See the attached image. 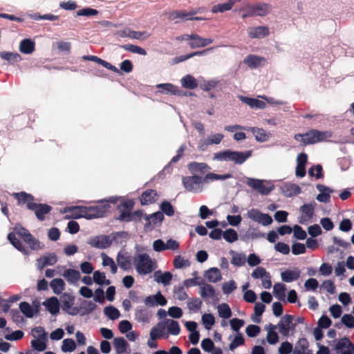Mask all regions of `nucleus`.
<instances>
[{
	"instance_id": "f257e3e1",
	"label": "nucleus",
	"mask_w": 354,
	"mask_h": 354,
	"mask_svg": "<svg viewBox=\"0 0 354 354\" xmlns=\"http://www.w3.org/2000/svg\"><path fill=\"white\" fill-rule=\"evenodd\" d=\"M16 234H17L23 241L28 237L30 234L28 230L21 225L17 224L14 227V232H10L8 234V239L10 242V243L19 251L21 252L23 254H27V249L26 247L21 243V242L16 237Z\"/></svg>"
},
{
	"instance_id": "f03ea898",
	"label": "nucleus",
	"mask_w": 354,
	"mask_h": 354,
	"mask_svg": "<svg viewBox=\"0 0 354 354\" xmlns=\"http://www.w3.org/2000/svg\"><path fill=\"white\" fill-rule=\"evenodd\" d=\"M134 265L138 273L145 275L152 272L154 269V263L149 255L147 253L139 254L134 258Z\"/></svg>"
},
{
	"instance_id": "7ed1b4c3",
	"label": "nucleus",
	"mask_w": 354,
	"mask_h": 354,
	"mask_svg": "<svg viewBox=\"0 0 354 354\" xmlns=\"http://www.w3.org/2000/svg\"><path fill=\"white\" fill-rule=\"evenodd\" d=\"M304 138L301 142L304 145H313L317 142H323L332 136V133L328 131H320L317 129H311L304 133Z\"/></svg>"
},
{
	"instance_id": "20e7f679",
	"label": "nucleus",
	"mask_w": 354,
	"mask_h": 354,
	"mask_svg": "<svg viewBox=\"0 0 354 354\" xmlns=\"http://www.w3.org/2000/svg\"><path fill=\"white\" fill-rule=\"evenodd\" d=\"M110 207V205L108 203L89 207L84 206V218L92 219L102 217Z\"/></svg>"
},
{
	"instance_id": "39448f33",
	"label": "nucleus",
	"mask_w": 354,
	"mask_h": 354,
	"mask_svg": "<svg viewBox=\"0 0 354 354\" xmlns=\"http://www.w3.org/2000/svg\"><path fill=\"white\" fill-rule=\"evenodd\" d=\"M203 182V178L201 176L194 175L186 176L183 178V184L188 192H198L201 191V184Z\"/></svg>"
},
{
	"instance_id": "423d86ee",
	"label": "nucleus",
	"mask_w": 354,
	"mask_h": 354,
	"mask_svg": "<svg viewBox=\"0 0 354 354\" xmlns=\"http://www.w3.org/2000/svg\"><path fill=\"white\" fill-rule=\"evenodd\" d=\"M316 205L315 202H311L310 203H305L300 207L299 212L301 215L299 218V223L300 224H305L313 218Z\"/></svg>"
},
{
	"instance_id": "0eeeda50",
	"label": "nucleus",
	"mask_w": 354,
	"mask_h": 354,
	"mask_svg": "<svg viewBox=\"0 0 354 354\" xmlns=\"http://www.w3.org/2000/svg\"><path fill=\"white\" fill-rule=\"evenodd\" d=\"M29 210L34 211L37 219L43 221L45 219V215L52 210V207L48 204L35 203L34 205H30Z\"/></svg>"
},
{
	"instance_id": "6e6552de",
	"label": "nucleus",
	"mask_w": 354,
	"mask_h": 354,
	"mask_svg": "<svg viewBox=\"0 0 354 354\" xmlns=\"http://www.w3.org/2000/svg\"><path fill=\"white\" fill-rule=\"evenodd\" d=\"M250 39H262L269 35L270 31L267 26H250L247 29Z\"/></svg>"
},
{
	"instance_id": "1a4fd4ad",
	"label": "nucleus",
	"mask_w": 354,
	"mask_h": 354,
	"mask_svg": "<svg viewBox=\"0 0 354 354\" xmlns=\"http://www.w3.org/2000/svg\"><path fill=\"white\" fill-rule=\"evenodd\" d=\"M145 215L146 214H144L142 210H136L133 212L129 211H121V213L117 219L124 222L140 221Z\"/></svg>"
},
{
	"instance_id": "9d476101",
	"label": "nucleus",
	"mask_w": 354,
	"mask_h": 354,
	"mask_svg": "<svg viewBox=\"0 0 354 354\" xmlns=\"http://www.w3.org/2000/svg\"><path fill=\"white\" fill-rule=\"evenodd\" d=\"M12 196L17 200L18 205H23L26 204L28 209L30 205H34L35 203L34 196L25 192H14L12 194Z\"/></svg>"
},
{
	"instance_id": "9b49d317",
	"label": "nucleus",
	"mask_w": 354,
	"mask_h": 354,
	"mask_svg": "<svg viewBox=\"0 0 354 354\" xmlns=\"http://www.w3.org/2000/svg\"><path fill=\"white\" fill-rule=\"evenodd\" d=\"M213 39L210 38H203L196 33H192V38L189 41V46L191 48H202L211 44Z\"/></svg>"
},
{
	"instance_id": "f8f14e48",
	"label": "nucleus",
	"mask_w": 354,
	"mask_h": 354,
	"mask_svg": "<svg viewBox=\"0 0 354 354\" xmlns=\"http://www.w3.org/2000/svg\"><path fill=\"white\" fill-rule=\"evenodd\" d=\"M247 184L263 195H267L272 191V188L267 187L261 180L248 178Z\"/></svg>"
},
{
	"instance_id": "ddd939ff",
	"label": "nucleus",
	"mask_w": 354,
	"mask_h": 354,
	"mask_svg": "<svg viewBox=\"0 0 354 354\" xmlns=\"http://www.w3.org/2000/svg\"><path fill=\"white\" fill-rule=\"evenodd\" d=\"M294 320L291 315H285L278 324L279 331L283 336H288L290 331V324Z\"/></svg>"
},
{
	"instance_id": "4468645a",
	"label": "nucleus",
	"mask_w": 354,
	"mask_h": 354,
	"mask_svg": "<svg viewBox=\"0 0 354 354\" xmlns=\"http://www.w3.org/2000/svg\"><path fill=\"white\" fill-rule=\"evenodd\" d=\"M166 298L161 294L160 292H158L154 295H150L145 298V304L147 306H165L167 304Z\"/></svg>"
},
{
	"instance_id": "2eb2a0df",
	"label": "nucleus",
	"mask_w": 354,
	"mask_h": 354,
	"mask_svg": "<svg viewBox=\"0 0 354 354\" xmlns=\"http://www.w3.org/2000/svg\"><path fill=\"white\" fill-rule=\"evenodd\" d=\"M316 187L320 192V194L317 195L316 199L322 203H329L330 201V194L333 193L334 190L321 184H317Z\"/></svg>"
},
{
	"instance_id": "dca6fc26",
	"label": "nucleus",
	"mask_w": 354,
	"mask_h": 354,
	"mask_svg": "<svg viewBox=\"0 0 354 354\" xmlns=\"http://www.w3.org/2000/svg\"><path fill=\"white\" fill-rule=\"evenodd\" d=\"M82 59L94 62L98 64L103 66L104 68H106L109 70H111V71H113L114 73H120V70L118 68H116L115 66L112 65L111 64H110L109 62H107L106 61H105L104 59H102L101 58L98 57L97 56L84 55L82 57Z\"/></svg>"
},
{
	"instance_id": "f3484780",
	"label": "nucleus",
	"mask_w": 354,
	"mask_h": 354,
	"mask_svg": "<svg viewBox=\"0 0 354 354\" xmlns=\"http://www.w3.org/2000/svg\"><path fill=\"white\" fill-rule=\"evenodd\" d=\"M64 213H71L70 216L66 215V218L78 219L80 218H84V206H71L66 207L64 209Z\"/></svg>"
},
{
	"instance_id": "a211bd4d",
	"label": "nucleus",
	"mask_w": 354,
	"mask_h": 354,
	"mask_svg": "<svg viewBox=\"0 0 354 354\" xmlns=\"http://www.w3.org/2000/svg\"><path fill=\"white\" fill-rule=\"evenodd\" d=\"M158 197V193L156 190L149 189L145 191L140 196V201L142 205L154 203Z\"/></svg>"
},
{
	"instance_id": "6ab92c4d",
	"label": "nucleus",
	"mask_w": 354,
	"mask_h": 354,
	"mask_svg": "<svg viewBox=\"0 0 354 354\" xmlns=\"http://www.w3.org/2000/svg\"><path fill=\"white\" fill-rule=\"evenodd\" d=\"M199 10H200V8H198L196 10H193L191 12H186L184 10H174V11L169 12L167 14V18L171 21H173V20H175L177 19L187 20V17L197 14L199 12Z\"/></svg>"
},
{
	"instance_id": "aec40b11",
	"label": "nucleus",
	"mask_w": 354,
	"mask_h": 354,
	"mask_svg": "<svg viewBox=\"0 0 354 354\" xmlns=\"http://www.w3.org/2000/svg\"><path fill=\"white\" fill-rule=\"evenodd\" d=\"M89 245L92 247L100 249H104L108 248L111 242L107 236H95L89 242Z\"/></svg>"
},
{
	"instance_id": "412c9836",
	"label": "nucleus",
	"mask_w": 354,
	"mask_h": 354,
	"mask_svg": "<svg viewBox=\"0 0 354 354\" xmlns=\"http://www.w3.org/2000/svg\"><path fill=\"white\" fill-rule=\"evenodd\" d=\"M57 261V257L55 253H49L37 259L38 267L39 269H43L47 266H53L55 264Z\"/></svg>"
},
{
	"instance_id": "4be33fe9",
	"label": "nucleus",
	"mask_w": 354,
	"mask_h": 354,
	"mask_svg": "<svg viewBox=\"0 0 354 354\" xmlns=\"http://www.w3.org/2000/svg\"><path fill=\"white\" fill-rule=\"evenodd\" d=\"M301 274V271L298 268L294 270H286L281 274L283 281L290 283L297 280Z\"/></svg>"
},
{
	"instance_id": "5701e85b",
	"label": "nucleus",
	"mask_w": 354,
	"mask_h": 354,
	"mask_svg": "<svg viewBox=\"0 0 354 354\" xmlns=\"http://www.w3.org/2000/svg\"><path fill=\"white\" fill-rule=\"evenodd\" d=\"M246 131H251L254 135L256 140L258 142H266L270 137V133H268L265 129L261 128L248 127V129H246Z\"/></svg>"
},
{
	"instance_id": "b1692460",
	"label": "nucleus",
	"mask_w": 354,
	"mask_h": 354,
	"mask_svg": "<svg viewBox=\"0 0 354 354\" xmlns=\"http://www.w3.org/2000/svg\"><path fill=\"white\" fill-rule=\"evenodd\" d=\"M250 8L253 9L255 15L263 17L270 12L271 6L266 3H258L257 4L250 6Z\"/></svg>"
},
{
	"instance_id": "393cba45",
	"label": "nucleus",
	"mask_w": 354,
	"mask_h": 354,
	"mask_svg": "<svg viewBox=\"0 0 354 354\" xmlns=\"http://www.w3.org/2000/svg\"><path fill=\"white\" fill-rule=\"evenodd\" d=\"M46 309L52 314L56 315L59 311V303L57 297H52L43 303Z\"/></svg>"
},
{
	"instance_id": "a878e982",
	"label": "nucleus",
	"mask_w": 354,
	"mask_h": 354,
	"mask_svg": "<svg viewBox=\"0 0 354 354\" xmlns=\"http://www.w3.org/2000/svg\"><path fill=\"white\" fill-rule=\"evenodd\" d=\"M251 156L252 151H245L244 152L232 151L231 161L234 162L236 164L241 165Z\"/></svg>"
},
{
	"instance_id": "bb28decb",
	"label": "nucleus",
	"mask_w": 354,
	"mask_h": 354,
	"mask_svg": "<svg viewBox=\"0 0 354 354\" xmlns=\"http://www.w3.org/2000/svg\"><path fill=\"white\" fill-rule=\"evenodd\" d=\"M156 87L158 88H162V90L160 91L162 93H170L175 95H181V91L178 87L170 83L159 84Z\"/></svg>"
},
{
	"instance_id": "cd10ccee",
	"label": "nucleus",
	"mask_w": 354,
	"mask_h": 354,
	"mask_svg": "<svg viewBox=\"0 0 354 354\" xmlns=\"http://www.w3.org/2000/svg\"><path fill=\"white\" fill-rule=\"evenodd\" d=\"M153 276L156 282L161 283L164 286L169 285L172 279V274L169 272L162 273L160 270H158L155 272Z\"/></svg>"
},
{
	"instance_id": "c85d7f7f",
	"label": "nucleus",
	"mask_w": 354,
	"mask_h": 354,
	"mask_svg": "<svg viewBox=\"0 0 354 354\" xmlns=\"http://www.w3.org/2000/svg\"><path fill=\"white\" fill-rule=\"evenodd\" d=\"M19 309L20 311L28 318H31L34 316L35 313H37L39 310V306H36V309L34 308L30 305L29 303L26 301H23L19 304Z\"/></svg>"
},
{
	"instance_id": "c756f323",
	"label": "nucleus",
	"mask_w": 354,
	"mask_h": 354,
	"mask_svg": "<svg viewBox=\"0 0 354 354\" xmlns=\"http://www.w3.org/2000/svg\"><path fill=\"white\" fill-rule=\"evenodd\" d=\"M264 59H265L263 57L254 55H250L244 59L243 63L248 65L250 68H254L260 66Z\"/></svg>"
},
{
	"instance_id": "7c9ffc66",
	"label": "nucleus",
	"mask_w": 354,
	"mask_h": 354,
	"mask_svg": "<svg viewBox=\"0 0 354 354\" xmlns=\"http://www.w3.org/2000/svg\"><path fill=\"white\" fill-rule=\"evenodd\" d=\"M113 346L116 354H122L126 352L128 343L124 337H115L113 339Z\"/></svg>"
},
{
	"instance_id": "2f4dec72",
	"label": "nucleus",
	"mask_w": 354,
	"mask_h": 354,
	"mask_svg": "<svg viewBox=\"0 0 354 354\" xmlns=\"http://www.w3.org/2000/svg\"><path fill=\"white\" fill-rule=\"evenodd\" d=\"M205 278L208 281L216 283L221 279V274L218 268H211L205 272Z\"/></svg>"
},
{
	"instance_id": "473e14b6",
	"label": "nucleus",
	"mask_w": 354,
	"mask_h": 354,
	"mask_svg": "<svg viewBox=\"0 0 354 354\" xmlns=\"http://www.w3.org/2000/svg\"><path fill=\"white\" fill-rule=\"evenodd\" d=\"M35 44L30 39H24L20 42L19 50L22 53L30 54L35 50Z\"/></svg>"
},
{
	"instance_id": "72a5a7b5",
	"label": "nucleus",
	"mask_w": 354,
	"mask_h": 354,
	"mask_svg": "<svg viewBox=\"0 0 354 354\" xmlns=\"http://www.w3.org/2000/svg\"><path fill=\"white\" fill-rule=\"evenodd\" d=\"M241 100L244 103L249 105L251 108H257L260 109H263L266 107V104L262 100L248 97H241Z\"/></svg>"
},
{
	"instance_id": "f704fd0d",
	"label": "nucleus",
	"mask_w": 354,
	"mask_h": 354,
	"mask_svg": "<svg viewBox=\"0 0 354 354\" xmlns=\"http://www.w3.org/2000/svg\"><path fill=\"white\" fill-rule=\"evenodd\" d=\"M145 218L147 221L145 227H147L151 225V223L153 224H156L157 221L161 223L164 220V215L161 212L158 211L150 215H145Z\"/></svg>"
},
{
	"instance_id": "c9c22d12",
	"label": "nucleus",
	"mask_w": 354,
	"mask_h": 354,
	"mask_svg": "<svg viewBox=\"0 0 354 354\" xmlns=\"http://www.w3.org/2000/svg\"><path fill=\"white\" fill-rule=\"evenodd\" d=\"M63 277L68 281V282L73 283L80 279V272L76 270L67 269L64 271Z\"/></svg>"
},
{
	"instance_id": "e433bc0d",
	"label": "nucleus",
	"mask_w": 354,
	"mask_h": 354,
	"mask_svg": "<svg viewBox=\"0 0 354 354\" xmlns=\"http://www.w3.org/2000/svg\"><path fill=\"white\" fill-rule=\"evenodd\" d=\"M200 289V295L203 298H212L215 296V290L212 285L203 282Z\"/></svg>"
},
{
	"instance_id": "4c0bfd02",
	"label": "nucleus",
	"mask_w": 354,
	"mask_h": 354,
	"mask_svg": "<svg viewBox=\"0 0 354 354\" xmlns=\"http://www.w3.org/2000/svg\"><path fill=\"white\" fill-rule=\"evenodd\" d=\"M24 241L29 246L32 250H39L43 248L44 245L34 237L31 234L26 238Z\"/></svg>"
},
{
	"instance_id": "58836bf2",
	"label": "nucleus",
	"mask_w": 354,
	"mask_h": 354,
	"mask_svg": "<svg viewBox=\"0 0 354 354\" xmlns=\"http://www.w3.org/2000/svg\"><path fill=\"white\" fill-rule=\"evenodd\" d=\"M183 87L187 89H194L197 87L198 83L196 79L191 75H186L181 79Z\"/></svg>"
},
{
	"instance_id": "ea45409f",
	"label": "nucleus",
	"mask_w": 354,
	"mask_h": 354,
	"mask_svg": "<svg viewBox=\"0 0 354 354\" xmlns=\"http://www.w3.org/2000/svg\"><path fill=\"white\" fill-rule=\"evenodd\" d=\"M165 329V324L163 323H158L156 326H154L151 329L150 339L151 340H156L160 338Z\"/></svg>"
},
{
	"instance_id": "a19ab883",
	"label": "nucleus",
	"mask_w": 354,
	"mask_h": 354,
	"mask_svg": "<svg viewBox=\"0 0 354 354\" xmlns=\"http://www.w3.org/2000/svg\"><path fill=\"white\" fill-rule=\"evenodd\" d=\"M50 287L55 294H60L65 288V283L63 279L60 278L54 279L50 281Z\"/></svg>"
},
{
	"instance_id": "79ce46f5",
	"label": "nucleus",
	"mask_w": 354,
	"mask_h": 354,
	"mask_svg": "<svg viewBox=\"0 0 354 354\" xmlns=\"http://www.w3.org/2000/svg\"><path fill=\"white\" fill-rule=\"evenodd\" d=\"M232 177L230 174H226L223 175L216 174L214 173H209L203 178V183H207L209 180H226Z\"/></svg>"
},
{
	"instance_id": "37998d69",
	"label": "nucleus",
	"mask_w": 354,
	"mask_h": 354,
	"mask_svg": "<svg viewBox=\"0 0 354 354\" xmlns=\"http://www.w3.org/2000/svg\"><path fill=\"white\" fill-rule=\"evenodd\" d=\"M212 49H213V48L211 47V48H207V49H205V50H203L201 51H196V52L191 53L187 55H180V56L176 57L175 58L176 62L178 63V62H184V61H185L191 57H193L194 56H196V55H205L207 53V52H208L209 50H211Z\"/></svg>"
},
{
	"instance_id": "c03bdc74",
	"label": "nucleus",
	"mask_w": 354,
	"mask_h": 354,
	"mask_svg": "<svg viewBox=\"0 0 354 354\" xmlns=\"http://www.w3.org/2000/svg\"><path fill=\"white\" fill-rule=\"evenodd\" d=\"M118 266L123 270H127L130 268L131 261L124 254L119 252L116 259Z\"/></svg>"
},
{
	"instance_id": "a18cd8bd",
	"label": "nucleus",
	"mask_w": 354,
	"mask_h": 354,
	"mask_svg": "<svg viewBox=\"0 0 354 354\" xmlns=\"http://www.w3.org/2000/svg\"><path fill=\"white\" fill-rule=\"evenodd\" d=\"M61 301L62 310L67 312L73 306L74 304V298L69 295L64 294L61 299Z\"/></svg>"
},
{
	"instance_id": "49530a36",
	"label": "nucleus",
	"mask_w": 354,
	"mask_h": 354,
	"mask_svg": "<svg viewBox=\"0 0 354 354\" xmlns=\"http://www.w3.org/2000/svg\"><path fill=\"white\" fill-rule=\"evenodd\" d=\"M167 322H169V324L167 325L168 333L172 335H179L180 332V327L178 322L173 319H168Z\"/></svg>"
},
{
	"instance_id": "de8ad7c7",
	"label": "nucleus",
	"mask_w": 354,
	"mask_h": 354,
	"mask_svg": "<svg viewBox=\"0 0 354 354\" xmlns=\"http://www.w3.org/2000/svg\"><path fill=\"white\" fill-rule=\"evenodd\" d=\"M0 57L10 63L18 62L21 57L18 53L3 51L0 53Z\"/></svg>"
},
{
	"instance_id": "09e8293b",
	"label": "nucleus",
	"mask_w": 354,
	"mask_h": 354,
	"mask_svg": "<svg viewBox=\"0 0 354 354\" xmlns=\"http://www.w3.org/2000/svg\"><path fill=\"white\" fill-rule=\"evenodd\" d=\"M223 239L229 243H233L238 240V234L234 229H227L223 232Z\"/></svg>"
},
{
	"instance_id": "8fccbe9b",
	"label": "nucleus",
	"mask_w": 354,
	"mask_h": 354,
	"mask_svg": "<svg viewBox=\"0 0 354 354\" xmlns=\"http://www.w3.org/2000/svg\"><path fill=\"white\" fill-rule=\"evenodd\" d=\"M120 48L133 53H137L142 55H145L147 54V52L144 48L133 44L121 45Z\"/></svg>"
},
{
	"instance_id": "3c124183",
	"label": "nucleus",
	"mask_w": 354,
	"mask_h": 354,
	"mask_svg": "<svg viewBox=\"0 0 354 354\" xmlns=\"http://www.w3.org/2000/svg\"><path fill=\"white\" fill-rule=\"evenodd\" d=\"M104 313L110 319L115 320L120 317V311L114 306H109L104 308Z\"/></svg>"
},
{
	"instance_id": "603ef678",
	"label": "nucleus",
	"mask_w": 354,
	"mask_h": 354,
	"mask_svg": "<svg viewBox=\"0 0 354 354\" xmlns=\"http://www.w3.org/2000/svg\"><path fill=\"white\" fill-rule=\"evenodd\" d=\"M218 312L219 316L224 319H228L232 315V310L227 304H222L218 306Z\"/></svg>"
},
{
	"instance_id": "864d4df0",
	"label": "nucleus",
	"mask_w": 354,
	"mask_h": 354,
	"mask_svg": "<svg viewBox=\"0 0 354 354\" xmlns=\"http://www.w3.org/2000/svg\"><path fill=\"white\" fill-rule=\"evenodd\" d=\"M160 209L162 214H165L168 216H172L174 214V208L167 201H165L160 204Z\"/></svg>"
},
{
	"instance_id": "5fc2aeb1",
	"label": "nucleus",
	"mask_w": 354,
	"mask_h": 354,
	"mask_svg": "<svg viewBox=\"0 0 354 354\" xmlns=\"http://www.w3.org/2000/svg\"><path fill=\"white\" fill-rule=\"evenodd\" d=\"M232 7L233 5L230 1H227L224 3H219L214 6L212 8V12L213 13L224 12L225 11L230 10Z\"/></svg>"
},
{
	"instance_id": "6e6d98bb",
	"label": "nucleus",
	"mask_w": 354,
	"mask_h": 354,
	"mask_svg": "<svg viewBox=\"0 0 354 354\" xmlns=\"http://www.w3.org/2000/svg\"><path fill=\"white\" fill-rule=\"evenodd\" d=\"M270 330L268 331L267 335V341L270 344H276L279 340L277 333L274 331L277 328V326L270 324Z\"/></svg>"
},
{
	"instance_id": "4d7b16f0",
	"label": "nucleus",
	"mask_w": 354,
	"mask_h": 354,
	"mask_svg": "<svg viewBox=\"0 0 354 354\" xmlns=\"http://www.w3.org/2000/svg\"><path fill=\"white\" fill-rule=\"evenodd\" d=\"M232 151L227 149L223 151H219L214 153V159L220 161H227L232 160Z\"/></svg>"
},
{
	"instance_id": "13d9d810",
	"label": "nucleus",
	"mask_w": 354,
	"mask_h": 354,
	"mask_svg": "<svg viewBox=\"0 0 354 354\" xmlns=\"http://www.w3.org/2000/svg\"><path fill=\"white\" fill-rule=\"evenodd\" d=\"M274 294L280 300L284 299L285 298V290L286 286L284 284L278 283L274 286Z\"/></svg>"
},
{
	"instance_id": "bf43d9fd",
	"label": "nucleus",
	"mask_w": 354,
	"mask_h": 354,
	"mask_svg": "<svg viewBox=\"0 0 354 354\" xmlns=\"http://www.w3.org/2000/svg\"><path fill=\"white\" fill-rule=\"evenodd\" d=\"M351 347L354 349V345L351 343L350 339L347 337H344L339 339L335 344V349L337 351L342 350L344 348Z\"/></svg>"
},
{
	"instance_id": "052dcab7",
	"label": "nucleus",
	"mask_w": 354,
	"mask_h": 354,
	"mask_svg": "<svg viewBox=\"0 0 354 354\" xmlns=\"http://www.w3.org/2000/svg\"><path fill=\"white\" fill-rule=\"evenodd\" d=\"M246 260L245 255L244 254L234 253L232 257L231 263L236 266H242L245 264Z\"/></svg>"
},
{
	"instance_id": "680f3d73",
	"label": "nucleus",
	"mask_w": 354,
	"mask_h": 354,
	"mask_svg": "<svg viewBox=\"0 0 354 354\" xmlns=\"http://www.w3.org/2000/svg\"><path fill=\"white\" fill-rule=\"evenodd\" d=\"M173 265L175 268L180 269L185 266H189V262L187 259H185L184 257L180 255H178L175 257L173 261Z\"/></svg>"
},
{
	"instance_id": "e2e57ef3",
	"label": "nucleus",
	"mask_w": 354,
	"mask_h": 354,
	"mask_svg": "<svg viewBox=\"0 0 354 354\" xmlns=\"http://www.w3.org/2000/svg\"><path fill=\"white\" fill-rule=\"evenodd\" d=\"M202 321L206 329H209L215 323V319L212 314L205 313L202 316Z\"/></svg>"
},
{
	"instance_id": "0e129e2a",
	"label": "nucleus",
	"mask_w": 354,
	"mask_h": 354,
	"mask_svg": "<svg viewBox=\"0 0 354 354\" xmlns=\"http://www.w3.org/2000/svg\"><path fill=\"white\" fill-rule=\"evenodd\" d=\"M75 342L73 339H65L63 341L62 350L64 352H71L75 349Z\"/></svg>"
},
{
	"instance_id": "69168bd1",
	"label": "nucleus",
	"mask_w": 354,
	"mask_h": 354,
	"mask_svg": "<svg viewBox=\"0 0 354 354\" xmlns=\"http://www.w3.org/2000/svg\"><path fill=\"white\" fill-rule=\"evenodd\" d=\"M31 346L32 347V350H35V351H44L46 348V344L44 341L38 339L32 340Z\"/></svg>"
},
{
	"instance_id": "338daca9",
	"label": "nucleus",
	"mask_w": 354,
	"mask_h": 354,
	"mask_svg": "<svg viewBox=\"0 0 354 354\" xmlns=\"http://www.w3.org/2000/svg\"><path fill=\"white\" fill-rule=\"evenodd\" d=\"M202 304L203 302L199 298H192L187 306L190 310L198 311L201 309Z\"/></svg>"
},
{
	"instance_id": "774afa93",
	"label": "nucleus",
	"mask_w": 354,
	"mask_h": 354,
	"mask_svg": "<svg viewBox=\"0 0 354 354\" xmlns=\"http://www.w3.org/2000/svg\"><path fill=\"white\" fill-rule=\"evenodd\" d=\"M136 319L139 322H149L150 319V315L146 310H138L136 313Z\"/></svg>"
}]
</instances>
